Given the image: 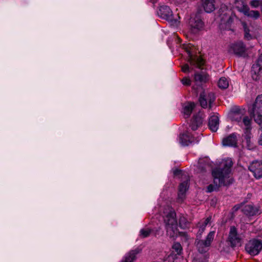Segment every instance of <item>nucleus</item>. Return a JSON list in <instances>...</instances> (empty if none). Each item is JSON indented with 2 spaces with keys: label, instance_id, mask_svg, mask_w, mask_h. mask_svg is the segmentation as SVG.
I'll list each match as a JSON object with an SVG mask.
<instances>
[{
  "label": "nucleus",
  "instance_id": "obj_1",
  "mask_svg": "<svg viewBox=\"0 0 262 262\" xmlns=\"http://www.w3.org/2000/svg\"><path fill=\"white\" fill-rule=\"evenodd\" d=\"M232 165L233 162L231 159H227L222 162L220 167H216L212 170V175L214 184H210L207 187V192L210 193L213 191L218 190L220 187L229 184L226 180L229 178Z\"/></svg>",
  "mask_w": 262,
  "mask_h": 262
},
{
  "label": "nucleus",
  "instance_id": "obj_2",
  "mask_svg": "<svg viewBox=\"0 0 262 262\" xmlns=\"http://www.w3.org/2000/svg\"><path fill=\"white\" fill-rule=\"evenodd\" d=\"M166 235L170 238L175 239L178 233L187 238V234L185 232H179L178 230V223L176 220V213L172 208L169 209L167 212L163 216Z\"/></svg>",
  "mask_w": 262,
  "mask_h": 262
},
{
  "label": "nucleus",
  "instance_id": "obj_3",
  "mask_svg": "<svg viewBox=\"0 0 262 262\" xmlns=\"http://www.w3.org/2000/svg\"><path fill=\"white\" fill-rule=\"evenodd\" d=\"M248 112L256 123L262 124V95H258L254 103L249 107Z\"/></svg>",
  "mask_w": 262,
  "mask_h": 262
},
{
  "label": "nucleus",
  "instance_id": "obj_4",
  "mask_svg": "<svg viewBox=\"0 0 262 262\" xmlns=\"http://www.w3.org/2000/svg\"><path fill=\"white\" fill-rule=\"evenodd\" d=\"M219 15L221 25H224L225 28L230 29L235 15L225 5H222L219 10Z\"/></svg>",
  "mask_w": 262,
  "mask_h": 262
},
{
  "label": "nucleus",
  "instance_id": "obj_5",
  "mask_svg": "<svg viewBox=\"0 0 262 262\" xmlns=\"http://www.w3.org/2000/svg\"><path fill=\"white\" fill-rule=\"evenodd\" d=\"M245 249L251 255H257L262 249V243L257 239H251L246 245Z\"/></svg>",
  "mask_w": 262,
  "mask_h": 262
},
{
  "label": "nucleus",
  "instance_id": "obj_6",
  "mask_svg": "<svg viewBox=\"0 0 262 262\" xmlns=\"http://www.w3.org/2000/svg\"><path fill=\"white\" fill-rule=\"evenodd\" d=\"M246 45L242 41H238L230 46L229 52L238 57H246L247 56Z\"/></svg>",
  "mask_w": 262,
  "mask_h": 262
},
{
  "label": "nucleus",
  "instance_id": "obj_7",
  "mask_svg": "<svg viewBox=\"0 0 262 262\" xmlns=\"http://www.w3.org/2000/svg\"><path fill=\"white\" fill-rule=\"evenodd\" d=\"M251 74L254 80H259L262 76V53L259 55L256 62L252 66Z\"/></svg>",
  "mask_w": 262,
  "mask_h": 262
},
{
  "label": "nucleus",
  "instance_id": "obj_8",
  "mask_svg": "<svg viewBox=\"0 0 262 262\" xmlns=\"http://www.w3.org/2000/svg\"><path fill=\"white\" fill-rule=\"evenodd\" d=\"M189 23L190 27V31L193 34L197 33L204 27V22L199 15L191 17Z\"/></svg>",
  "mask_w": 262,
  "mask_h": 262
},
{
  "label": "nucleus",
  "instance_id": "obj_9",
  "mask_svg": "<svg viewBox=\"0 0 262 262\" xmlns=\"http://www.w3.org/2000/svg\"><path fill=\"white\" fill-rule=\"evenodd\" d=\"M214 231H210L205 240H201L198 243L197 247L199 252L203 253L207 251L206 248L211 245V242L214 238Z\"/></svg>",
  "mask_w": 262,
  "mask_h": 262
},
{
  "label": "nucleus",
  "instance_id": "obj_10",
  "mask_svg": "<svg viewBox=\"0 0 262 262\" xmlns=\"http://www.w3.org/2000/svg\"><path fill=\"white\" fill-rule=\"evenodd\" d=\"M248 168L256 179H259L262 178V161H253Z\"/></svg>",
  "mask_w": 262,
  "mask_h": 262
},
{
  "label": "nucleus",
  "instance_id": "obj_11",
  "mask_svg": "<svg viewBox=\"0 0 262 262\" xmlns=\"http://www.w3.org/2000/svg\"><path fill=\"white\" fill-rule=\"evenodd\" d=\"M215 100V97L213 94L209 93L207 95H205L204 93H201L199 97V102L201 106L203 108L207 107L208 103H209V108H211V104Z\"/></svg>",
  "mask_w": 262,
  "mask_h": 262
},
{
  "label": "nucleus",
  "instance_id": "obj_12",
  "mask_svg": "<svg viewBox=\"0 0 262 262\" xmlns=\"http://www.w3.org/2000/svg\"><path fill=\"white\" fill-rule=\"evenodd\" d=\"M158 14L162 18L169 21L172 20V12L167 6H160L158 11Z\"/></svg>",
  "mask_w": 262,
  "mask_h": 262
},
{
  "label": "nucleus",
  "instance_id": "obj_13",
  "mask_svg": "<svg viewBox=\"0 0 262 262\" xmlns=\"http://www.w3.org/2000/svg\"><path fill=\"white\" fill-rule=\"evenodd\" d=\"M228 239L232 247L236 246L240 243L241 239L234 226L230 227Z\"/></svg>",
  "mask_w": 262,
  "mask_h": 262
},
{
  "label": "nucleus",
  "instance_id": "obj_14",
  "mask_svg": "<svg viewBox=\"0 0 262 262\" xmlns=\"http://www.w3.org/2000/svg\"><path fill=\"white\" fill-rule=\"evenodd\" d=\"M193 142V138L188 132L181 134L179 136V142L182 146H188Z\"/></svg>",
  "mask_w": 262,
  "mask_h": 262
},
{
  "label": "nucleus",
  "instance_id": "obj_15",
  "mask_svg": "<svg viewBox=\"0 0 262 262\" xmlns=\"http://www.w3.org/2000/svg\"><path fill=\"white\" fill-rule=\"evenodd\" d=\"M237 137L235 133H232L223 140L222 143L225 146L236 147L237 145Z\"/></svg>",
  "mask_w": 262,
  "mask_h": 262
},
{
  "label": "nucleus",
  "instance_id": "obj_16",
  "mask_svg": "<svg viewBox=\"0 0 262 262\" xmlns=\"http://www.w3.org/2000/svg\"><path fill=\"white\" fill-rule=\"evenodd\" d=\"M244 31V38L248 40H252L256 37L254 31V28L252 26L249 27L246 23L243 24Z\"/></svg>",
  "mask_w": 262,
  "mask_h": 262
},
{
  "label": "nucleus",
  "instance_id": "obj_17",
  "mask_svg": "<svg viewBox=\"0 0 262 262\" xmlns=\"http://www.w3.org/2000/svg\"><path fill=\"white\" fill-rule=\"evenodd\" d=\"M208 126L209 129L213 132H215L217 130L219 126V118L217 116L213 115L209 118Z\"/></svg>",
  "mask_w": 262,
  "mask_h": 262
},
{
  "label": "nucleus",
  "instance_id": "obj_18",
  "mask_svg": "<svg viewBox=\"0 0 262 262\" xmlns=\"http://www.w3.org/2000/svg\"><path fill=\"white\" fill-rule=\"evenodd\" d=\"M203 122V119L202 117L200 116V114H196L193 115L192 120H191V123L190 124V127L191 129L193 130H195L198 129V128L200 126Z\"/></svg>",
  "mask_w": 262,
  "mask_h": 262
},
{
  "label": "nucleus",
  "instance_id": "obj_19",
  "mask_svg": "<svg viewBox=\"0 0 262 262\" xmlns=\"http://www.w3.org/2000/svg\"><path fill=\"white\" fill-rule=\"evenodd\" d=\"M243 213L249 216L255 215L258 213V210L257 207L252 204L246 205L243 209Z\"/></svg>",
  "mask_w": 262,
  "mask_h": 262
},
{
  "label": "nucleus",
  "instance_id": "obj_20",
  "mask_svg": "<svg viewBox=\"0 0 262 262\" xmlns=\"http://www.w3.org/2000/svg\"><path fill=\"white\" fill-rule=\"evenodd\" d=\"M215 0H203V7L207 13H211L215 9Z\"/></svg>",
  "mask_w": 262,
  "mask_h": 262
},
{
  "label": "nucleus",
  "instance_id": "obj_21",
  "mask_svg": "<svg viewBox=\"0 0 262 262\" xmlns=\"http://www.w3.org/2000/svg\"><path fill=\"white\" fill-rule=\"evenodd\" d=\"M234 4L235 8L239 12L243 14L247 12L249 7L243 0H235Z\"/></svg>",
  "mask_w": 262,
  "mask_h": 262
},
{
  "label": "nucleus",
  "instance_id": "obj_22",
  "mask_svg": "<svg viewBox=\"0 0 262 262\" xmlns=\"http://www.w3.org/2000/svg\"><path fill=\"white\" fill-rule=\"evenodd\" d=\"M140 251V250L138 248L130 251L125 255L124 259H122L121 262H133L135 259L136 255Z\"/></svg>",
  "mask_w": 262,
  "mask_h": 262
},
{
  "label": "nucleus",
  "instance_id": "obj_23",
  "mask_svg": "<svg viewBox=\"0 0 262 262\" xmlns=\"http://www.w3.org/2000/svg\"><path fill=\"white\" fill-rule=\"evenodd\" d=\"M195 107L193 102H188L183 106V113L185 118H188Z\"/></svg>",
  "mask_w": 262,
  "mask_h": 262
},
{
  "label": "nucleus",
  "instance_id": "obj_24",
  "mask_svg": "<svg viewBox=\"0 0 262 262\" xmlns=\"http://www.w3.org/2000/svg\"><path fill=\"white\" fill-rule=\"evenodd\" d=\"M189 188V180H187L182 182L179 185V198L182 199L185 193Z\"/></svg>",
  "mask_w": 262,
  "mask_h": 262
},
{
  "label": "nucleus",
  "instance_id": "obj_25",
  "mask_svg": "<svg viewBox=\"0 0 262 262\" xmlns=\"http://www.w3.org/2000/svg\"><path fill=\"white\" fill-rule=\"evenodd\" d=\"M251 119L248 116H244L239 125L243 127L244 126V129H251Z\"/></svg>",
  "mask_w": 262,
  "mask_h": 262
},
{
  "label": "nucleus",
  "instance_id": "obj_26",
  "mask_svg": "<svg viewBox=\"0 0 262 262\" xmlns=\"http://www.w3.org/2000/svg\"><path fill=\"white\" fill-rule=\"evenodd\" d=\"M207 166H208V162L207 159H200L199 160L198 167L201 172L205 171Z\"/></svg>",
  "mask_w": 262,
  "mask_h": 262
},
{
  "label": "nucleus",
  "instance_id": "obj_27",
  "mask_svg": "<svg viewBox=\"0 0 262 262\" xmlns=\"http://www.w3.org/2000/svg\"><path fill=\"white\" fill-rule=\"evenodd\" d=\"M179 226L182 229H186L189 227L190 223L184 216H181L179 218Z\"/></svg>",
  "mask_w": 262,
  "mask_h": 262
},
{
  "label": "nucleus",
  "instance_id": "obj_28",
  "mask_svg": "<svg viewBox=\"0 0 262 262\" xmlns=\"http://www.w3.org/2000/svg\"><path fill=\"white\" fill-rule=\"evenodd\" d=\"M244 15L249 17L254 18V19H257L259 16L260 14L259 12L258 11H255V10H250L249 8H248L247 10V12L245 13L244 14Z\"/></svg>",
  "mask_w": 262,
  "mask_h": 262
},
{
  "label": "nucleus",
  "instance_id": "obj_29",
  "mask_svg": "<svg viewBox=\"0 0 262 262\" xmlns=\"http://www.w3.org/2000/svg\"><path fill=\"white\" fill-rule=\"evenodd\" d=\"M218 86L220 89H226L229 86V81L225 77H221L218 82Z\"/></svg>",
  "mask_w": 262,
  "mask_h": 262
},
{
  "label": "nucleus",
  "instance_id": "obj_30",
  "mask_svg": "<svg viewBox=\"0 0 262 262\" xmlns=\"http://www.w3.org/2000/svg\"><path fill=\"white\" fill-rule=\"evenodd\" d=\"M172 248L173 252H176V254L180 255L182 253V247L179 243H174L172 246Z\"/></svg>",
  "mask_w": 262,
  "mask_h": 262
},
{
  "label": "nucleus",
  "instance_id": "obj_31",
  "mask_svg": "<svg viewBox=\"0 0 262 262\" xmlns=\"http://www.w3.org/2000/svg\"><path fill=\"white\" fill-rule=\"evenodd\" d=\"M206 79V76L201 73H196L194 75V80L196 82H204Z\"/></svg>",
  "mask_w": 262,
  "mask_h": 262
},
{
  "label": "nucleus",
  "instance_id": "obj_32",
  "mask_svg": "<svg viewBox=\"0 0 262 262\" xmlns=\"http://www.w3.org/2000/svg\"><path fill=\"white\" fill-rule=\"evenodd\" d=\"M151 233V230L149 229H142L140 231V235L142 237L145 238L148 237Z\"/></svg>",
  "mask_w": 262,
  "mask_h": 262
},
{
  "label": "nucleus",
  "instance_id": "obj_33",
  "mask_svg": "<svg viewBox=\"0 0 262 262\" xmlns=\"http://www.w3.org/2000/svg\"><path fill=\"white\" fill-rule=\"evenodd\" d=\"M243 114L241 115V114L238 113V112L235 113L233 115V119L240 124L243 119Z\"/></svg>",
  "mask_w": 262,
  "mask_h": 262
},
{
  "label": "nucleus",
  "instance_id": "obj_34",
  "mask_svg": "<svg viewBox=\"0 0 262 262\" xmlns=\"http://www.w3.org/2000/svg\"><path fill=\"white\" fill-rule=\"evenodd\" d=\"M251 129H244V137L246 140L247 142L250 141L251 138Z\"/></svg>",
  "mask_w": 262,
  "mask_h": 262
},
{
  "label": "nucleus",
  "instance_id": "obj_35",
  "mask_svg": "<svg viewBox=\"0 0 262 262\" xmlns=\"http://www.w3.org/2000/svg\"><path fill=\"white\" fill-rule=\"evenodd\" d=\"M211 217L209 216L208 217L205 221L204 222L203 224L200 226V229H202V231H203L206 227V226L208 224H209L211 221Z\"/></svg>",
  "mask_w": 262,
  "mask_h": 262
},
{
  "label": "nucleus",
  "instance_id": "obj_36",
  "mask_svg": "<svg viewBox=\"0 0 262 262\" xmlns=\"http://www.w3.org/2000/svg\"><path fill=\"white\" fill-rule=\"evenodd\" d=\"M250 5L253 8H257L260 5V3L259 0H252L250 2Z\"/></svg>",
  "mask_w": 262,
  "mask_h": 262
},
{
  "label": "nucleus",
  "instance_id": "obj_37",
  "mask_svg": "<svg viewBox=\"0 0 262 262\" xmlns=\"http://www.w3.org/2000/svg\"><path fill=\"white\" fill-rule=\"evenodd\" d=\"M181 82L185 85H190L191 84V80L188 78H183Z\"/></svg>",
  "mask_w": 262,
  "mask_h": 262
},
{
  "label": "nucleus",
  "instance_id": "obj_38",
  "mask_svg": "<svg viewBox=\"0 0 262 262\" xmlns=\"http://www.w3.org/2000/svg\"><path fill=\"white\" fill-rule=\"evenodd\" d=\"M189 67L188 65L185 64L182 67V70L184 72H187L189 71Z\"/></svg>",
  "mask_w": 262,
  "mask_h": 262
},
{
  "label": "nucleus",
  "instance_id": "obj_39",
  "mask_svg": "<svg viewBox=\"0 0 262 262\" xmlns=\"http://www.w3.org/2000/svg\"><path fill=\"white\" fill-rule=\"evenodd\" d=\"M181 173V171L180 170H179V169H176L173 171V174L174 176H178V175H179Z\"/></svg>",
  "mask_w": 262,
  "mask_h": 262
},
{
  "label": "nucleus",
  "instance_id": "obj_40",
  "mask_svg": "<svg viewBox=\"0 0 262 262\" xmlns=\"http://www.w3.org/2000/svg\"><path fill=\"white\" fill-rule=\"evenodd\" d=\"M258 143H259V145H262V133H261V134L259 136Z\"/></svg>",
  "mask_w": 262,
  "mask_h": 262
},
{
  "label": "nucleus",
  "instance_id": "obj_41",
  "mask_svg": "<svg viewBox=\"0 0 262 262\" xmlns=\"http://www.w3.org/2000/svg\"><path fill=\"white\" fill-rule=\"evenodd\" d=\"M198 61H197V63L198 64L199 66H200L201 64H202V60L201 59H197Z\"/></svg>",
  "mask_w": 262,
  "mask_h": 262
},
{
  "label": "nucleus",
  "instance_id": "obj_42",
  "mask_svg": "<svg viewBox=\"0 0 262 262\" xmlns=\"http://www.w3.org/2000/svg\"><path fill=\"white\" fill-rule=\"evenodd\" d=\"M240 206L239 205H235L234 206L233 208L235 211L237 210L239 208Z\"/></svg>",
  "mask_w": 262,
  "mask_h": 262
},
{
  "label": "nucleus",
  "instance_id": "obj_43",
  "mask_svg": "<svg viewBox=\"0 0 262 262\" xmlns=\"http://www.w3.org/2000/svg\"><path fill=\"white\" fill-rule=\"evenodd\" d=\"M261 1H262V0H261ZM261 4H262V3Z\"/></svg>",
  "mask_w": 262,
  "mask_h": 262
}]
</instances>
